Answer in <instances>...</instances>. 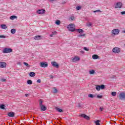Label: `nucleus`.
I'll return each mask as SVG.
<instances>
[{
  "mask_svg": "<svg viewBox=\"0 0 125 125\" xmlns=\"http://www.w3.org/2000/svg\"><path fill=\"white\" fill-rule=\"evenodd\" d=\"M76 26L74 24H70L68 25L67 29H68L69 31H71V32H74L76 30Z\"/></svg>",
  "mask_w": 125,
  "mask_h": 125,
  "instance_id": "1",
  "label": "nucleus"
},
{
  "mask_svg": "<svg viewBox=\"0 0 125 125\" xmlns=\"http://www.w3.org/2000/svg\"><path fill=\"white\" fill-rule=\"evenodd\" d=\"M95 86H96V89L98 91H100L101 89H104V88H105V85H104V84H102L101 85H96Z\"/></svg>",
  "mask_w": 125,
  "mask_h": 125,
  "instance_id": "2",
  "label": "nucleus"
},
{
  "mask_svg": "<svg viewBox=\"0 0 125 125\" xmlns=\"http://www.w3.org/2000/svg\"><path fill=\"white\" fill-rule=\"evenodd\" d=\"M2 52L3 53H10V52H12V50L11 48H5Z\"/></svg>",
  "mask_w": 125,
  "mask_h": 125,
  "instance_id": "3",
  "label": "nucleus"
},
{
  "mask_svg": "<svg viewBox=\"0 0 125 125\" xmlns=\"http://www.w3.org/2000/svg\"><path fill=\"white\" fill-rule=\"evenodd\" d=\"M40 66L43 68H46V67L48 66V64H47V62H43L40 63Z\"/></svg>",
  "mask_w": 125,
  "mask_h": 125,
  "instance_id": "4",
  "label": "nucleus"
},
{
  "mask_svg": "<svg viewBox=\"0 0 125 125\" xmlns=\"http://www.w3.org/2000/svg\"><path fill=\"white\" fill-rule=\"evenodd\" d=\"M112 51L114 53H119V52H121V50L120 49V48L118 47H115L113 49Z\"/></svg>",
  "mask_w": 125,
  "mask_h": 125,
  "instance_id": "5",
  "label": "nucleus"
},
{
  "mask_svg": "<svg viewBox=\"0 0 125 125\" xmlns=\"http://www.w3.org/2000/svg\"><path fill=\"white\" fill-rule=\"evenodd\" d=\"M119 33H120L119 29H115L112 31V34H113V35H118Z\"/></svg>",
  "mask_w": 125,
  "mask_h": 125,
  "instance_id": "6",
  "label": "nucleus"
},
{
  "mask_svg": "<svg viewBox=\"0 0 125 125\" xmlns=\"http://www.w3.org/2000/svg\"><path fill=\"white\" fill-rule=\"evenodd\" d=\"M52 66L55 67L56 68H59V64L56 62H51Z\"/></svg>",
  "mask_w": 125,
  "mask_h": 125,
  "instance_id": "7",
  "label": "nucleus"
},
{
  "mask_svg": "<svg viewBox=\"0 0 125 125\" xmlns=\"http://www.w3.org/2000/svg\"><path fill=\"white\" fill-rule=\"evenodd\" d=\"M6 67V63L5 62H0V68H5Z\"/></svg>",
  "mask_w": 125,
  "mask_h": 125,
  "instance_id": "8",
  "label": "nucleus"
},
{
  "mask_svg": "<svg viewBox=\"0 0 125 125\" xmlns=\"http://www.w3.org/2000/svg\"><path fill=\"white\" fill-rule=\"evenodd\" d=\"M122 5H123V3H122V2H118L116 4V6L115 7V8H121Z\"/></svg>",
  "mask_w": 125,
  "mask_h": 125,
  "instance_id": "9",
  "label": "nucleus"
},
{
  "mask_svg": "<svg viewBox=\"0 0 125 125\" xmlns=\"http://www.w3.org/2000/svg\"><path fill=\"white\" fill-rule=\"evenodd\" d=\"M80 57L75 56L73 59V62H77V61H80Z\"/></svg>",
  "mask_w": 125,
  "mask_h": 125,
  "instance_id": "10",
  "label": "nucleus"
},
{
  "mask_svg": "<svg viewBox=\"0 0 125 125\" xmlns=\"http://www.w3.org/2000/svg\"><path fill=\"white\" fill-rule=\"evenodd\" d=\"M7 115L8 116V117L13 118V117H14V116L15 115V113H14V112H10L8 113Z\"/></svg>",
  "mask_w": 125,
  "mask_h": 125,
  "instance_id": "11",
  "label": "nucleus"
},
{
  "mask_svg": "<svg viewBox=\"0 0 125 125\" xmlns=\"http://www.w3.org/2000/svg\"><path fill=\"white\" fill-rule=\"evenodd\" d=\"M120 99H124L125 98V93H121L119 95Z\"/></svg>",
  "mask_w": 125,
  "mask_h": 125,
  "instance_id": "12",
  "label": "nucleus"
},
{
  "mask_svg": "<svg viewBox=\"0 0 125 125\" xmlns=\"http://www.w3.org/2000/svg\"><path fill=\"white\" fill-rule=\"evenodd\" d=\"M45 12V11L43 9H41V10H38L37 11V13L38 14H43Z\"/></svg>",
  "mask_w": 125,
  "mask_h": 125,
  "instance_id": "13",
  "label": "nucleus"
},
{
  "mask_svg": "<svg viewBox=\"0 0 125 125\" xmlns=\"http://www.w3.org/2000/svg\"><path fill=\"white\" fill-rule=\"evenodd\" d=\"M81 117H82V118H84V119H85L86 120H89L90 119L89 117L87 116L85 114H81Z\"/></svg>",
  "mask_w": 125,
  "mask_h": 125,
  "instance_id": "14",
  "label": "nucleus"
},
{
  "mask_svg": "<svg viewBox=\"0 0 125 125\" xmlns=\"http://www.w3.org/2000/svg\"><path fill=\"white\" fill-rule=\"evenodd\" d=\"M40 107L41 111H45V110H46V107H45V106L44 105H41Z\"/></svg>",
  "mask_w": 125,
  "mask_h": 125,
  "instance_id": "15",
  "label": "nucleus"
},
{
  "mask_svg": "<svg viewBox=\"0 0 125 125\" xmlns=\"http://www.w3.org/2000/svg\"><path fill=\"white\" fill-rule=\"evenodd\" d=\"M41 37H42V36H40V35L36 36L35 37L34 40H35L36 41H37V40H41Z\"/></svg>",
  "mask_w": 125,
  "mask_h": 125,
  "instance_id": "16",
  "label": "nucleus"
},
{
  "mask_svg": "<svg viewBox=\"0 0 125 125\" xmlns=\"http://www.w3.org/2000/svg\"><path fill=\"white\" fill-rule=\"evenodd\" d=\"M30 77H35V76H36V73H35V72H31L29 74Z\"/></svg>",
  "mask_w": 125,
  "mask_h": 125,
  "instance_id": "17",
  "label": "nucleus"
},
{
  "mask_svg": "<svg viewBox=\"0 0 125 125\" xmlns=\"http://www.w3.org/2000/svg\"><path fill=\"white\" fill-rule=\"evenodd\" d=\"M92 58L93 59H98V58H99V56L97 55H93L92 56Z\"/></svg>",
  "mask_w": 125,
  "mask_h": 125,
  "instance_id": "18",
  "label": "nucleus"
},
{
  "mask_svg": "<svg viewBox=\"0 0 125 125\" xmlns=\"http://www.w3.org/2000/svg\"><path fill=\"white\" fill-rule=\"evenodd\" d=\"M1 29H3L4 30H5V29H6V28H7V26L5 24H1Z\"/></svg>",
  "mask_w": 125,
  "mask_h": 125,
  "instance_id": "19",
  "label": "nucleus"
},
{
  "mask_svg": "<svg viewBox=\"0 0 125 125\" xmlns=\"http://www.w3.org/2000/svg\"><path fill=\"white\" fill-rule=\"evenodd\" d=\"M58 91L57 90V89H56V88L54 87L53 88V90H52L53 93H57Z\"/></svg>",
  "mask_w": 125,
  "mask_h": 125,
  "instance_id": "20",
  "label": "nucleus"
},
{
  "mask_svg": "<svg viewBox=\"0 0 125 125\" xmlns=\"http://www.w3.org/2000/svg\"><path fill=\"white\" fill-rule=\"evenodd\" d=\"M17 18V16H12L10 17V19L11 20H14V19H16Z\"/></svg>",
  "mask_w": 125,
  "mask_h": 125,
  "instance_id": "21",
  "label": "nucleus"
},
{
  "mask_svg": "<svg viewBox=\"0 0 125 125\" xmlns=\"http://www.w3.org/2000/svg\"><path fill=\"white\" fill-rule=\"evenodd\" d=\"M5 105L4 104H1L0 105V108L2 109V110H4L5 109Z\"/></svg>",
  "mask_w": 125,
  "mask_h": 125,
  "instance_id": "22",
  "label": "nucleus"
},
{
  "mask_svg": "<svg viewBox=\"0 0 125 125\" xmlns=\"http://www.w3.org/2000/svg\"><path fill=\"white\" fill-rule=\"evenodd\" d=\"M11 34H15V33H16V29H12L11 30Z\"/></svg>",
  "mask_w": 125,
  "mask_h": 125,
  "instance_id": "23",
  "label": "nucleus"
},
{
  "mask_svg": "<svg viewBox=\"0 0 125 125\" xmlns=\"http://www.w3.org/2000/svg\"><path fill=\"white\" fill-rule=\"evenodd\" d=\"M89 73L90 75H93V74H95V71H94V70H90L89 71Z\"/></svg>",
  "mask_w": 125,
  "mask_h": 125,
  "instance_id": "24",
  "label": "nucleus"
},
{
  "mask_svg": "<svg viewBox=\"0 0 125 125\" xmlns=\"http://www.w3.org/2000/svg\"><path fill=\"white\" fill-rule=\"evenodd\" d=\"M42 103H43V101L42 100V99H40L39 100V105H40V106H42L43 105Z\"/></svg>",
  "mask_w": 125,
  "mask_h": 125,
  "instance_id": "25",
  "label": "nucleus"
},
{
  "mask_svg": "<svg viewBox=\"0 0 125 125\" xmlns=\"http://www.w3.org/2000/svg\"><path fill=\"white\" fill-rule=\"evenodd\" d=\"M77 32H78V33H80L81 34V33H83V30L82 29H77Z\"/></svg>",
  "mask_w": 125,
  "mask_h": 125,
  "instance_id": "26",
  "label": "nucleus"
},
{
  "mask_svg": "<svg viewBox=\"0 0 125 125\" xmlns=\"http://www.w3.org/2000/svg\"><path fill=\"white\" fill-rule=\"evenodd\" d=\"M74 19H75V17H74V16H71L69 19V20L70 21H73V20H74Z\"/></svg>",
  "mask_w": 125,
  "mask_h": 125,
  "instance_id": "27",
  "label": "nucleus"
},
{
  "mask_svg": "<svg viewBox=\"0 0 125 125\" xmlns=\"http://www.w3.org/2000/svg\"><path fill=\"white\" fill-rule=\"evenodd\" d=\"M54 35H56V31H54L52 33V34L50 35V37H52Z\"/></svg>",
  "mask_w": 125,
  "mask_h": 125,
  "instance_id": "28",
  "label": "nucleus"
},
{
  "mask_svg": "<svg viewBox=\"0 0 125 125\" xmlns=\"http://www.w3.org/2000/svg\"><path fill=\"white\" fill-rule=\"evenodd\" d=\"M56 110H57V111H58V112H59L60 113H62V112H63V110H62L59 108H56Z\"/></svg>",
  "mask_w": 125,
  "mask_h": 125,
  "instance_id": "29",
  "label": "nucleus"
},
{
  "mask_svg": "<svg viewBox=\"0 0 125 125\" xmlns=\"http://www.w3.org/2000/svg\"><path fill=\"white\" fill-rule=\"evenodd\" d=\"M111 95L113 96H116L117 95V92H112Z\"/></svg>",
  "mask_w": 125,
  "mask_h": 125,
  "instance_id": "30",
  "label": "nucleus"
},
{
  "mask_svg": "<svg viewBox=\"0 0 125 125\" xmlns=\"http://www.w3.org/2000/svg\"><path fill=\"white\" fill-rule=\"evenodd\" d=\"M27 83L28 84H32L33 83V82L32 81V80H28Z\"/></svg>",
  "mask_w": 125,
  "mask_h": 125,
  "instance_id": "31",
  "label": "nucleus"
},
{
  "mask_svg": "<svg viewBox=\"0 0 125 125\" xmlns=\"http://www.w3.org/2000/svg\"><path fill=\"white\" fill-rule=\"evenodd\" d=\"M88 97L90 98H93L94 97V96H93V95L92 94H90L88 95Z\"/></svg>",
  "mask_w": 125,
  "mask_h": 125,
  "instance_id": "32",
  "label": "nucleus"
},
{
  "mask_svg": "<svg viewBox=\"0 0 125 125\" xmlns=\"http://www.w3.org/2000/svg\"><path fill=\"white\" fill-rule=\"evenodd\" d=\"M87 27H91L92 26V24L91 22H88L87 23Z\"/></svg>",
  "mask_w": 125,
  "mask_h": 125,
  "instance_id": "33",
  "label": "nucleus"
},
{
  "mask_svg": "<svg viewBox=\"0 0 125 125\" xmlns=\"http://www.w3.org/2000/svg\"><path fill=\"white\" fill-rule=\"evenodd\" d=\"M100 122V120H97V121H96L95 124L96 125H100V123H99Z\"/></svg>",
  "mask_w": 125,
  "mask_h": 125,
  "instance_id": "34",
  "label": "nucleus"
},
{
  "mask_svg": "<svg viewBox=\"0 0 125 125\" xmlns=\"http://www.w3.org/2000/svg\"><path fill=\"white\" fill-rule=\"evenodd\" d=\"M56 25H60V21L57 20L56 21Z\"/></svg>",
  "mask_w": 125,
  "mask_h": 125,
  "instance_id": "35",
  "label": "nucleus"
},
{
  "mask_svg": "<svg viewBox=\"0 0 125 125\" xmlns=\"http://www.w3.org/2000/svg\"><path fill=\"white\" fill-rule=\"evenodd\" d=\"M23 64L25 65V66H26L27 67H30V65H29V64L26 62H24Z\"/></svg>",
  "mask_w": 125,
  "mask_h": 125,
  "instance_id": "36",
  "label": "nucleus"
},
{
  "mask_svg": "<svg viewBox=\"0 0 125 125\" xmlns=\"http://www.w3.org/2000/svg\"><path fill=\"white\" fill-rule=\"evenodd\" d=\"M83 49H84V50H85L86 51H89V49H88L87 48H86V47H84L83 48Z\"/></svg>",
  "mask_w": 125,
  "mask_h": 125,
  "instance_id": "37",
  "label": "nucleus"
},
{
  "mask_svg": "<svg viewBox=\"0 0 125 125\" xmlns=\"http://www.w3.org/2000/svg\"><path fill=\"white\" fill-rule=\"evenodd\" d=\"M81 8H82V7H81V6H80L76 7L77 10H80V9H81Z\"/></svg>",
  "mask_w": 125,
  "mask_h": 125,
  "instance_id": "38",
  "label": "nucleus"
},
{
  "mask_svg": "<svg viewBox=\"0 0 125 125\" xmlns=\"http://www.w3.org/2000/svg\"><path fill=\"white\" fill-rule=\"evenodd\" d=\"M93 12H101V11L100 10H97L96 11H94Z\"/></svg>",
  "mask_w": 125,
  "mask_h": 125,
  "instance_id": "39",
  "label": "nucleus"
},
{
  "mask_svg": "<svg viewBox=\"0 0 125 125\" xmlns=\"http://www.w3.org/2000/svg\"><path fill=\"white\" fill-rule=\"evenodd\" d=\"M97 98L101 99L102 98V95H97Z\"/></svg>",
  "mask_w": 125,
  "mask_h": 125,
  "instance_id": "40",
  "label": "nucleus"
},
{
  "mask_svg": "<svg viewBox=\"0 0 125 125\" xmlns=\"http://www.w3.org/2000/svg\"><path fill=\"white\" fill-rule=\"evenodd\" d=\"M100 111H101V112H102V111H103V110H104V108H103V107H101L100 108Z\"/></svg>",
  "mask_w": 125,
  "mask_h": 125,
  "instance_id": "41",
  "label": "nucleus"
},
{
  "mask_svg": "<svg viewBox=\"0 0 125 125\" xmlns=\"http://www.w3.org/2000/svg\"><path fill=\"white\" fill-rule=\"evenodd\" d=\"M37 83H42V81H41L40 79H39L37 80Z\"/></svg>",
  "mask_w": 125,
  "mask_h": 125,
  "instance_id": "42",
  "label": "nucleus"
},
{
  "mask_svg": "<svg viewBox=\"0 0 125 125\" xmlns=\"http://www.w3.org/2000/svg\"><path fill=\"white\" fill-rule=\"evenodd\" d=\"M0 38H3V39L5 38V37L3 35L0 36Z\"/></svg>",
  "mask_w": 125,
  "mask_h": 125,
  "instance_id": "43",
  "label": "nucleus"
},
{
  "mask_svg": "<svg viewBox=\"0 0 125 125\" xmlns=\"http://www.w3.org/2000/svg\"><path fill=\"white\" fill-rule=\"evenodd\" d=\"M6 80L4 79H1V82H5Z\"/></svg>",
  "mask_w": 125,
  "mask_h": 125,
  "instance_id": "44",
  "label": "nucleus"
},
{
  "mask_svg": "<svg viewBox=\"0 0 125 125\" xmlns=\"http://www.w3.org/2000/svg\"><path fill=\"white\" fill-rule=\"evenodd\" d=\"M121 14H122V15H125V11L121 12Z\"/></svg>",
  "mask_w": 125,
  "mask_h": 125,
  "instance_id": "45",
  "label": "nucleus"
},
{
  "mask_svg": "<svg viewBox=\"0 0 125 125\" xmlns=\"http://www.w3.org/2000/svg\"><path fill=\"white\" fill-rule=\"evenodd\" d=\"M25 96L26 97H28V96H29V95L28 94H25Z\"/></svg>",
  "mask_w": 125,
  "mask_h": 125,
  "instance_id": "46",
  "label": "nucleus"
},
{
  "mask_svg": "<svg viewBox=\"0 0 125 125\" xmlns=\"http://www.w3.org/2000/svg\"><path fill=\"white\" fill-rule=\"evenodd\" d=\"M83 36H85V35L84 34V35H81V37H83Z\"/></svg>",
  "mask_w": 125,
  "mask_h": 125,
  "instance_id": "47",
  "label": "nucleus"
},
{
  "mask_svg": "<svg viewBox=\"0 0 125 125\" xmlns=\"http://www.w3.org/2000/svg\"><path fill=\"white\" fill-rule=\"evenodd\" d=\"M51 1H53V0H50Z\"/></svg>",
  "mask_w": 125,
  "mask_h": 125,
  "instance_id": "48",
  "label": "nucleus"
},
{
  "mask_svg": "<svg viewBox=\"0 0 125 125\" xmlns=\"http://www.w3.org/2000/svg\"><path fill=\"white\" fill-rule=\"evenodd\" d=\"M124 33H125V31H124Z\"/></svg>",
  "mask_w": 125,
  "mask_h": 125,
  "instance_id": "49",
  "label": "nucleus"
}]
</instances>
